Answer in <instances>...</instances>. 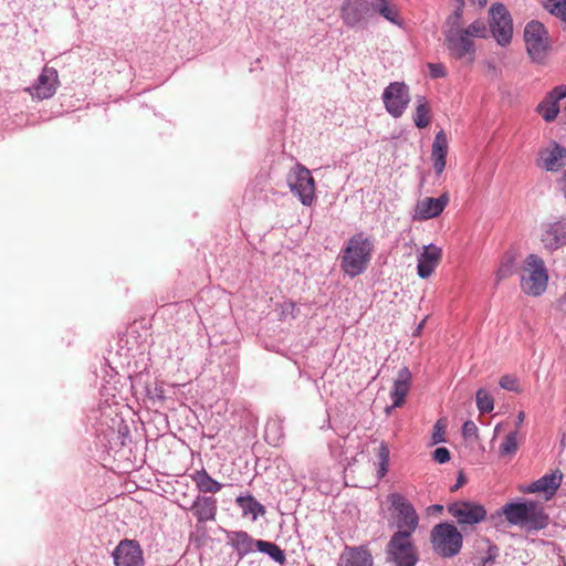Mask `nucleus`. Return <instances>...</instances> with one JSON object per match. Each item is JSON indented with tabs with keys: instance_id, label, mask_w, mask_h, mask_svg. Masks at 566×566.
Returning <instances> with one entry per match:
<instances>
[{
	"instance_id": "obj_25",
	"label": "nucleus",
	"mask_w": 566,
	"mask_h": 566,
	"mask_svg": "<svg viewBox=\"0 0 566 566\" xmlns=\"http://www.w3.org/2000/svg\"><path fill=\"white\" fill-rule=\"evenodd\" d=\"M197 489L200 493L216 494L222 489V484L217 480L212 479L211 475L205 470H198L191 475Z\"/></svg>"
},
{
	"instance_id": "obj_39",
	"label": "nucleus",
	"mask_w": 566,
	"mask_h": 566,
	"mask_svg": "<svg viewBox=\"0 0 566 566\" xmlns=\"http://www.w3.org/2000/svg\"><path fill=\"white\" fill-rule=\"evenodd\" d=\"M566 97V85H558L554 87L545 97L549 102L558 105V102Z\"/></svg>"
},
{
	"instance_id": "obj_14",
	"label": "nucleus",
	"mask_w": 566,
	"mask_h": 566,
	"mask_svg": "<svg viewBox=\"0 0 566 566\" xmlns=\"http://www.w3.org/2000/svg\"><path fill=\"white\" fill-rule=\"evenodd\" d=\"M340 15L346 25L354 28L373 17V6L368 0H346Z\"/></svg>"
},
{
	"instance_id": "obj_36",
	"label": "nucleus",
	"mask_w": 566,
	"mask_h": 566,
	"mask_svg": "<svg viewBox=\"0 0 566 566\" xmlns=\"http://www.w3.org/2000/svg\"><path fill=\"white\" fill-rule=\"evenodd\" d=\"M476 407L481 413H490L494 409V399L484 389L476 391Z\"/></svg>"
},
{
	"instance_id": "obj_16",
	"label": "nucleus",
	"mask_w": 566,
	"mask_h": 566,
	"mask_svg": "<svg viewBox=\"0 0 566 566\" xmlns=\"http://www.w3.org/2000/svg\"><path fill=\"white\" fill-rule=\"evenodd\" d=\"M541 242L549 252L566 245V218L543 224Z\"/></svg>"
},
{
	"instance_id": "obj_50",
	"label": "nucleus",
	"mask_w": 566,
	"mask_h": 566,
	"mask_svg": "<svg viewBox=\"0 0 566 566\" xmlns=\"http://www.w3.org/2000/svg\"><path fill=\"white\" fill-rule=\"evenodd\" d=\"M424 323H426V319H423V321L418 325V327H417V329H416V332H415V335L420 333V331H421V329L423 328V326H424Z\"/></svg>"
},
{
	"instance_id": "obj_3",
	"label": "nucleus",
	"mask_w": 566,
	"mask_h": 566,
	"mask_svg": "<svg viewBox=\"0 0 566 566\" xmlns=\"http://www.w3.org/2000/svg\"><path fill=\"white\" fill-rule=\"evenodd\" d=\"M433 551L443 558L457 556L463 545V536L452 523H439L430 533Z\"/></svg>"
},
{
	"instance_id": "obj_11",
	"label": "nucleus",
	"mask_w": 566,
	"mask_h": 566,
	"mask_svg": "<svg viewBox=\"0 0 566 566\" xmlns=\"http://www.w3.org/2000/svg\"><path fill=\"white\" fill-rule=\"evenodd\" d=\"M446 45L454 59H467L469 63L474 61V43L462 29L451 28L446 33Z\"/></svg>"
},
{
	"instance_id": "obj_40",
	"label": "nucleus",
	"mask_w": 566,
	"mask_h": 566,
	"mask_svg": "<svg viewBox=\"0 0 566 566\" xmlns=\"http://www.w3.org/2000/svg\"><path fill=\"white\" fill-rule=\"evenodd\" d=\"M479 429L472 420H467L462 426V436L464 439H478Z\"/></svg>"
},
{
	"instance_id": "obj_4",
	"label": "nucleus",
	"mask_w": 566,
	"mask_h": 566,
	"mask_svg": "<svg viewBox=\"0 0 566 566\" xmlns=\"http://www.w3.org/2000/svg\"><path fill=\"white\" fill-rule=\"evenodd\" d=\"M386 560L394 566H415L418 554L411 536L395 532L386 546Z\"/></svg>"
},
{
	"instance_id": "obj_26",
	"label": "nucleus",
	"mask_w": 566,
	"mask_h": 566,
	"mask_svg": "<svg viewBox=\"0 0 566 566\" xmlns=\"http://www.w3.org/2000/svg\"><path fill=\"white\" fill-rule=\"evenodd\" d=\"M516 271V253L513 250L506 251L495 272V285L501 281L512 276Z\"/></svg>"
},
{
	"instance_id": "obj_54",
	"label": "nucleus",
	"mask_w": 566,
	"mask_h": 566,
	"mask_svg": "<svg viewBox=\"0 0 566 566\" xmlns=\"http://www.w3.org/2000/svg\"><path fill=\"white\" fill-rule=\"evenodd\" d=\"M179 504H187V505H189L190 503H188L187 501H184V502H178V505Z\"/></svg>"
},
{
	"instance_id": "obj_44",
	"label": "nucleus",
	"mask_w": 566,
	"mask_h": 566,
	"mask_svg": "<svg viewBox=\"0 0 566 566\" xmlns=\"http://www.w3.org/2000/svg\"><path fill=\"white\" fill-rule=\"evenodd\" d=\"M428 69L432 78H440L447 75L446 67L440 63H429Z\"/></svg>"
},
{
	"instance_id": "obj_34",
	"label": "nucleus",
	"mask_w": 566,
	"mask_h": 566,
	"mask_svg": "<svg viewBox=\"0 0 566 566\" xmlns=\"http://www.w3.org/2000/svg\"><path fill=\"white\" fill-rule=\"evenodd\" d=\"M543 7L566 23V0H545Z\"/></svg>"
},
{
	"instance_id": "obj_6",
	"label": "nucleus",
	"mask_w": 566,
	"mask_h": 566,
	"mask_svg": "<svg viewBox=\"0 0 566 566\" xmlns=\"http://www.w3.org/2000/svg\"><path fill=\"white\" fill-rule=\"evenodd\" d=\"M525 270L530 272V275L522 277L523 291L532 296L542 295L546 291L548 282V273L543 259L537 254L527 255Z\"/></svg>"
},
{
	"instance_id": "obj_18",
	"label": "nucleus",
	"mask_w": 566,
	"mask_h": 566,
	"mask_svg": "<svg viewBox=\"0 0 566 566\" xmlns=\"http://www.w3.org/2000/svg\"><path fill=\"white\" fill-rule=\"evenodd\" d=\"M566 165V149L556 142H551L545 148L539 149L537 166L546 171H558Z\"/></svg>"
},
{
	"instance_id": "obj_35",
	"label": "nucleus",
	"mask_w": 566,
	"mask_h": 566,
	"mask_svg": "<svg viewBox=\"0 0 566 566\" xmlns=\"http://www.w3.org/2000/svg\"><path fill=\"white\" fill-rule=\"evenodd\" d=\"M518 449L517 431L510 432L500 446V455L507 457L516 453Z\"/></svg>"
},
{
	"instance_id": "obj_1",
	"label": "nucleus",
	"mask_w": 566,
	"mask_h": 566,
	"mask_svg": "<svg viewBox=\"0 0 566 566\" xmlns=\"http://www.w3.org/2000/svg\"><path fill=\"white\" fill-rule=\"evenodd\" d=\"M374 241L364 232L352 235L342 250L340 268L344 273L355 277L364 273L371 260Z\"/></svg>"
},
{
	"instance_id": "obj_42",
	"label": "nucleus",
	"mask_w": 566,
	"mask_h": 566,
	"mask_svg": "<svg viewBox=\"0 0 566 566\" xmlns=\"http://www.w3.org/2000/svg\"><path fill=\"white\" fill-rule=\"evenodd\" d=\"M444 429H446V426L442 423L441 420H438L433 427V432H432V442L434 444L444 441Z\"/></svg>"
},
{
	"instance_id": "obj_49",
	"label": "nucleus",
	"mask_w": 566,
	"mask_h": 566,
	"mask_svg": "<svg viewBox=\"0 0 566 566\" xmlns=\"http://www.w3.org/2000/svg\"><path fill=\"white\" fill-rule=\"evenodd\" d=\"M472 3L478 4L480 8L486 6L488 0H470Z\"/></svg>"
},
{
	"instance_id": "obj_43",
	"label": "nucleus",
	"mask_w": 566,
	"mask_h": 566,
	"mask_svg": "<svg viewBox=\"0 0 566 566\" xmlns=\"http://www.w3.org/2000/svg\"><path fill=\"white\" fill-rule=\"evenodd\" d=\"M432 458L440 464L447 463L450 460V451L446 447H439L433 451Z\"/></svg>"
},
{
	"instance_id": "obj_32",
	"label": "nucleus",
	"mask_w": 566,
	"mask_h": 566,
	"mask_svg": "<svg viewBox=\"0 0 566 566\" xmlns=\"http://www.w3.org/2000/svg\"><path fill=\"white\" fill-rule=\"evenodd\" d=\"M536 112L543 117V119L547 123L553 122L558 113V105L554 104V102H549L544 98L536 107Z\"/></svg>"
},
{
	"instance_id": "obj_15",
	"label": "nucleus",
	"mask_w": 566,
	"mask_h": 566,
	"mask_svg": "<svg viewBox=\"0 0 566 566\" xmlns=\"http://www.w3.org/2000/svg\"><path fill=\"white\" fill-rule=\"evenodd\" d=\"M185 511H191L198 523L212 522L218 512V500L214 496L198 494L193 501L187 504H179Z\"/></svg>"
},
{
	"instance_id": "obj_41",
	"label": "nucleus",
	"mask_w": 566,
	"mask_h": 566,
	"mask_svg": "<svg viewBox=\"0 0 566 566\" xmlns=\"http://www.w3.org/2000/svg\"><path fill=\"white\" fill-rule=\"evenodd\" d=\"M147 396L150 400L155 401H164L165 399V390L161 385L155 384V386L147 387Z\"/></svg>"
},
{
	"instance_id": "obj_8",
	"label": "nucleus",
	"mask_w": 566,
	"mask_h": 566,
	"mask_svg": "<svg viewBox=\"0 0 566 566\" xmlns=\"http://www.w3.org/2000/svg\"><path fill=\"white\" fill-rule=\"evenodd\" d=\"M291 192L298 197L304 206H311L314 200L315 182L311 171L297 164L287 175Z\"/></svg>"
},
{
	"instance_id": "obj_27",
	"label": "nucleus",
	"mask_w": 566,
	"mask_h": 566,
	"mask_svg": "<svg viewBox=\"0 0 566 566\" xmlns=\"http://www.w3.org/2000/svg\"><path fill=\"white\" fill-rule=\"evenodd\" d=\"M237 504L242 510L243 515H252L253 520L265 513L264 506L250 494L239 495Z\"/></svg>"
},
{
	"instance_id": "obj_19",
	"label": "nucleus",
	"mask_w": 566,
	"mask_h": 566,
	"mask_svg": "<svg viewBox=\"0 0 566 566\" xmlns=\"http://www.w3.org/2000/svg\"><path fill=\"white\" fill-rule=\"evenodd\" d=\"M448 202L449 197L447 193H443L438 198L427 197L417 202L412 219L417 221H424L436 218L442 213Z\"/></svg>"
},
{
	"instance_id": "obj_53",
	"label": "nucleus",
	"mask_w": 566,
	"mask_h": 566,
	"mask_svg": "<svg viewBox=\"0 0 566 566\" xmlns=\"http://www.w3.org/2000/svg\"><path fill=\"white\" fill-rule=\"evenodd\" d=\"M433 509H434L436 511H442L443 506H442V505L437 504V505H434V506H433Z\"/></svg>"
},
{
	"instance_id": "obj_55",
	"label": "nucleus",
	"mask_w": 566,
	"mask_h": 566,
	"mask_svg": "<svg viewBox=\"0 0 566 566\" xmlns=\"http://www.w3.org/2000/svg\"><path fill=\"white\" fill-rule=\"evenodd\" d=\"M499 429H500V424H497V426L495 427V432H497V431H499Z\"/></svg>"
},
{
	"instance_id": "obj_2",
	"label": "nucleus",
	"mask_w": 566,
	"mask_h": 566,
	"mask_svg": "<svg viewBox=\"0 0 566 566\" xmlns=\"http://www.w3.org/2000/svg\"><path fill=\"white\" fill-rule=\"evenodd\" d=\"M505 516L512 525H518L527 531H538L547 525L548 517L543 509L532 501L507 503L496 512V516Z\"/></svg>"
},
{
	"instance_id": "obj_13",
	"label": "nucleus",
	"mask_w": 566,
	"mask_h": 566,
	"mask_svg": "<svg viewBox=\"0 0 566 566\" xmlns=\"http://www.w3.org/2000/svg\"><path fill=\"white\" fill-rule=\"evenodd\" d=\"M112 556L115 566H144L143 551L134 539H122Z\"/></svg>"
},
{
	"instance_id": "obj_30",
	"label": "nucleus",
	"mask_w": 566,
	"mask_h": 566,
	"mask_svg": "<svg viewBox=\"0 0 566 566\" xmlns=\"http://www.w3.org/2000/svg\"><path fill=\"white\" fill-rule=\"evenodd\" d=\"M255 547L259 552L269 555L273 560L279 564H283L285 562L284 552L274 543L258 539L255 542Z\"/></svg>"
},
{
	"instance_id": "obj_12",
	"label": "nucleus",
	"mask_w": 566,
	"mask_h": 566,
	"mask_svg": "<svg viewBox=\"0 0 566 566\" xmlns=\"http://www.w3.org/2000/svg\"><path fill=\"white\" fill-rule=\"evenodd\" d=\"M448 512L462 526L478 524L486 517V510L484 506L470 501H458L449 504Z\"/></svg>"
},
{
	"instance_id": "obj_5",
	"label": "nucleus",
	"mask_w": 566,
	"mask_h": 566,
	"mask_svg": "<svg viewBox=\"0 0 566 566\" xmlns=\"http://www.w3.org/2000/svg\"><path fill=\"white\" fill-rule=\"evenodd\" d=\"M526 51L535 63H544L549 50V36L546 28L539 21H530L524 29Z\"/></svg>"
},
{
	"instance_id": "obj_48",
	"label": "nucleus",
	"mask_w": 566,
	"mask_h": 566,
	"mask_svg": "<svg viewBox=\"0 0 566 566\" xmlns=\"http://www.w3.org/2000/svg\"><path fill=\"white\" fill-rule=\"evenodd\" d=\"M524 419H525V413L523 411H520L517 415V418H516V423H515L516 428H518L523 423Z\"/></svg>"
},
{
	"instance_id": "obj_46",
	"label": "nucleus",
	"mask_w": 566,
	"mask_h": 566,
	"mask_svg": "<svg viewBox=\"0 0 566 566\" xmlns=\"http://www.w3.org/2000/svg\"><path fill=\"white\" fill-rule=\"evenodd\" d=\"M463 14V7L457 6V9L454 10L452 17L450 19H453V24L457 25L462 18Z\"/></svg>"
},
{
	"instance_id": "obj_20",
	"label": "nucleus",
	"mask_w": 566,
	"mask_h": 566,
	"mask_svg": "<svg viewBox=\"0 0 566 566\" xmlns=\"http://www.w3.org/2000/svg\"><path fill=\"white\" fill-rule=\"evenodd\" d=\"M442 251L440 248L429 244L424 247L423 252L418 258L417 271L421 279L429 277L441 260Z\"/></svg>"
},
{
	"instance_id": "obj_9",
	"label": "nucleus",
	"mask_w": 566,
	"mask_h": 566,
	"mask_svg": "<svg viewBox=\"0 0 566 566\" xmlns=\"http://www.w3.org/2000/svg\"><path fill=\"white\" fill-rule=\"evenodd\" d=\"M490 29L496 42L504 46L512 40L513 23L507 9L502 3H494L490 8Z\"/></svg>"
},
{
	"instance_id": "obj_33",
	"label": "nucleus",
	"mask_w": 566,
	"mask_h": 566,
	"mask_svg": "<svg viewBox=\"0 0 566 566\" xmlns=\"http://www.w3.org/2000/svg\"><path fill=\"white\" fill-rule=\"evenodd\" d=\"M377 458H378V470H377V476L378 480L382 479L388 471V464H389V448L386 442H381L378 451H377Z\"/></svg>"
},
{
	"instance_id": "obj_17",
	"label": "nucleus",
	"mask_w": 566,
	"mask_h": 566,
	"mask_svg": "<svg viewBox=\"0 0 566 566\" xmlns=\"http://www.w3.org/2000/svg\"><path fill=\"white\" fill-rule=\"evenodd\" d=\"M59 84L57 71L54 67L44 66L36 82L28 91L38 99H46L55 94Z\"/></svg>"
},
{
	"instance_id": "obj_7",
	"label": "nucleus",
	"mask_w": 566,
	"mask_h": 566,
	"mask_svg": "<svg viewBox=\"0 0 566 566\" xmlns=\"http://www.w3.org/2000/svg\"><path fill=\"white\" fill-rule=\"evenodd\" d=\"M387 500L396 511L395 521L398 527L397 532L411 536L419 524V517L413 505L399 493H390Z\"/></svg>"
},
{
	"instance_id": "obj_45",
	"label": "nucleus",
	"mask_w": 566,
	"mask_h": 566,
	"mask_svg": "<svg viewBox=\"0 0 566 566\" xmlns=\"http://www.w3.org/2000/svg\"><path fill=\"white\" fill-rule=\"evenodd\" d=\"M497 547L495 545H490L488 548V555L482 558L481 566H492L496 556H497Z\"/></svg>"
},
{
	"instance_id": "obj_24",
	"label": "nucleus",
	"mask_w": 566,
	"mask_h": 566,
	"mask_svg": "<svg viewBox=\"0 0 566 566\" xmlns=\"http://www.w3.org/2000/svg\"><path fill=\"white\" fill-rule=\"evenodd\" d=\"M563 474L559 471L551 474H545L537 481L533 482L527 491L531 493L543 492L548 495H553L562 483Z\"/></svg>"
},
{
	"instance_id": "obj_31",
	"label": "nucleus",
	"mask_w": 566,
	"mask_h": 566,
	"mask_svg": "<svg viewBox=\"0 0 566 566\" xmlns=\"http://www.w3.org/2000/svg\"><path fill=\"white\" fill-rule=\"evenodd\" d=\"M370 4L373 6V14L378 12L386 20L392 23H398L397 13L395 9L389 4L388 0H373Z\"/></svg>"
},
{
	"instance_id": "obj_29",
	"label": "nucleus",
	"mask_w": 566,
	"mask_h": 566,
	"mask_svg": "<svg viewBox=\"0 0 566 566\" xmlns=\"http://www.w3.org/2000/svg\"><path fill=\"white\" fill-rule=\"evenodd\" d=\"M417 106L413 114V122L418 128H426L430 124V107L424 96H417Z\"/></svg>"
},
{
	"instance_id": "obj_23",
	"label": "nucleus",
	"mask_w": 566,
	"mask_h": 566,
	"mask_svg": "<svg viewBox=\"0 0 566 566\" xmlns=\"http://www.w3.org/2000/svg\"><path fill=\"white\" fill-rule=\"evenodd\" d=\"M339 560L340 566H373V556L370 552L363 546H346Z\"/></svg>"
},
{
	"instance_id": "obj_37",
	"label": "nucleus",
	"mask_w": 566,
	"mask_h": 566,
	"mask_svg": "<svg viewBox=\"0 0 566 566\" xmlns=\"http://www.w3.org/2000/svg\"><path fill=\"white\" fill-rule=\"evenodd\" d=\"M462 31L471 39L473 38H486L488 28L485 23L481 20H475L468 28L462 29Z\"/></svg>"
},
{
	"instance_id": "obj_38",
	"label": "nucleus",
	"mask_w": 566,
	"mask_h": 566,
	"mask_svg": "<svg viewBox=\"0 0 566 566\" xmlns=\"http://www.w3.org/2000/svg\"><path fill=\"white\" fill-rule=\"evenodd\" d=\"M500 387L513 392H520L521 387L518 384V379L513 375H504L500 378Z\"/></svg>"
},
{
	"instance_id": "obj_52",
	"label": "nucleus",
	"mask_w": 566,
	"mask_h": 566,
	"mask_svg": "<svg viewBox=\"0 0 566 566\" xmlns=\"http://www.w3.org/2000/svg\"><path fill=\"white\" fill-rule=\"evenodd\" d=\"M563 181H564V192L566 196V172L564 174Z\"/></svg>"
},
{
	"instance_id": "obj_21",
	"label": "nucleus",
	"mask_w": 566,
	"mask_h": 566,
	"mask_svg": "<svg viewBox=\"0 0 566 566\" xmlns=\"http://www.w3.org/2000/svg\"><path fill=\"white\" fill-rule=\"evenodd\" d=\"M411 378L412 376L408 367L405 366L399 369L390 391L394 408H399L405 403L406 397L410 390Z\"/></svg>"
},
{
	"instance_id": "obj_47",
	"label": "nucleus",
	"mask_w": 566,
	"mask_h": 566,
	"mask_svg": "<svg viewBox=\"0 0 566 566\" xmlns=\"http://www.w3.org/2000/svg\"><path fill=\"white\" fill-rule=\"evenodd\" d=\"M465 483V476L463 473H460L457 483L451 488V491H457L459 488H461Z\"/></svg>"
},
{
	"instance_id": "obj_51",
	"label": "nucleus",
	"mask_w": 566,
	"mask_h": 566,
	"mask_svg": "<svg viewBox=\"0 0 566 566\" xmlns=\"http://www.w3.org/2000/svg\"><path fill=\"white\" fill-rule=\"evenodd\" d=\"M457 2V6L464 7L465 1L464 0H454Z\"/></svg>"
},
{
	"instance_id": "obj_10",
	"label": "nucleus",
	"mask_w": 566,
	"mask_h": 566,
	"mask_svg": "<svg viewBox=\"0 0 566 566\" xmlns=\"http://www.w3.org/2000/svg\"><path fill=\"white\" fill-rule=\"evenodd\" d=\"M386 111L395 118L400 117L409 104L408 87L405 83L392 82L382 93Z\"/></svg>"
},
{
	"instance_id": "obj_28",
	"label": "nucleus",
	"mask_w": 566,
	"mask_h": 566,
	"mask_svg": "<svg viewBox=\"0 0 566 566\" xmlns=\"http://www.w3.org/2000/svg\"><path fill=\"white\" fill-rule=\"evenodd\" d=\"M231 541L240 557L251 553L256 542L244 531L234 532Z\"/></svg>"
},
{
	"instance_id": "obj_22",
	"label": "nucleus",
	"mask_w": 566,
	"mask_h": 566,
	"mask_svg": "<svg viewBox=\"0 0 566 566\" xmlns=\"http://www.w3.org/2000/svg\"><path fill=\"white\" fill-rule=\"evenodd\" d=\"M448 148L449 145L446 133L443 130L438 132L434 136L431 148L433 169L438 177H440L446 169Z\"/></svg>"
}]
</instances>
